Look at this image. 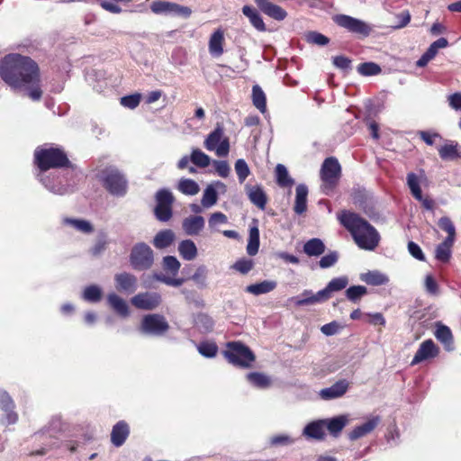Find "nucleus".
Masks as SVG:
<instances>
[{"instance_id": "obj_25", "label": "nucleus", "mask_w": 461, "mask_h": 461, "mask_svg": "<svg viewBox=\"0 0 461 461\" xmlns=\"http://www.w3.org/2000/svg\"><path fill=\"white\" fill-rule=\"evenodd\" d=\"M438 155L443 160H455L461 158V148L454 140H447L438 149Z\"/></svg>"}, {"instance_id": "obj_32", "label": "nucleus", "mask_w": 461, "mask_h": 461, "mask_svg": "<svg viewBox=\"0 0 461 461\" xmlns=\"http://www.w3.org/2000/svg\"><path fill=\"white\" fill-rule=\"evenodd\" d=\"M296 196L294 210L297 214H302L307 210L308 188L304 185L296 187Z\"/></svg>"}, {"instance_id": "obj_16", "label": "nucleus", "mask_w": 461, "mask_h": 461, "mask_svg": "<svg viewBox=\"0 0 461 461\" xmlns=\"http://www.w3.org/2000/svg\"><path fill=\"white\" fill-rule=\"evenodd\" d=\"M439 354V348L435 342L429 339L420 343L418 350L416 351L411 366L418 365L423 361L432 359Z\"/></svg>"}, {"instance_id": "obj_19", "label": "nucleus", "mask_w": 461, "mask_h": 461, "mask_svg": "<svg viewBox=\"0 0 461 461\" xmlns=\"http://www.w3.org/2000/svg\"><path fill=\"white\" fill-rule=\"evenodd\" d=\"M115 287L119 292L132 294L137 289L138 279L130 273L122 272L114 276Z\"/></svg>"}, {"instance_id": "obj_64", "label": "nucleus", "mask_w": 461, "mask_h": 461, "mask_svg": "<svg viewBox=\"0 0 461 461\" xmlns=\"http://www.w3.org/2000/svg\"><path fill=\"white\" fill-rule=\"evenodd\" d=\"M339 330V324L337 321H331L321 326V330L326 336H332Z\"/></svg>"}, {"instance_id": "obj_50", "label": "nucleus", "mask_w": 461, "mask_h": 461, "mask_svg": "<svg viewBox=\"0 0 461 461\" xmlns=\"http://www.w3.org/2000/svg\"><path fill=\"white\" fill-rule=\"evenodd\" d=\"M172 7L173 3L164 0H156L150 5V10L156 14H171Z\"/></svg>"}, {"instance_id": "obj_24", "label": "nucleus", "mask_w": 461, "mask_h": 461, "mask_svg": "<svg viewBox=\"0 0 461 461\" xmlns=\"http://www.w3.org/2000/svg\"><path fill=\"white\" fill-rule=\"evenodd\" d=\"M217 190L224 193L226 191V185L221 181H216L207 185L203 191V207H211L217 203Z\"/></svg>"}, {"instance_id": "obj_34", "label": "nucleus", "mask_w": 461, "mask_h": 461, "mask_svg": "<svg viewBox=\"0 0 461 461\" xmlns=\"http://www.w3.org/2000/svg\"><path fill=\"white\" fill-rule=\"evenodd\" d=\"M212 164L215 172L221 177H227L230 174V166L224 160H212L211 158L203 153V168Z\"/></svg>"}, {"instance_id": "obj_6", "label": "nucleus", "mask_w": 461, "mask_h": 461, "mask_svg": "<svg viewBox=\"0 0 461 461\" xmlns=\"http://www.w3.org/2000/svg\"><path fill=\"white\" fill-rule=\"evenodd\" d=\"M438 225L447 236L442 242L437 245L435 249V258L441 263H448L452 256V248L456 240V227L448 216H443L438 219Z\"/></svg>"}, {"instance_id": "obj_13", "label": "nucleus", "mask_w": 461, "mask_h": 461, "mask_svg": "<svg viewBox=\"0 0 461 461\" xmlns=\"http://www.w3.org/2000/svg\"><path fill=\"white\" fill-rule=\"evenodd\" d=\"M180 262L174 256H166L163 258L162 261V268L166 275L157 276V279L160 282L171 285L174 287H178L182 285L184 283L183 278H176V276L178 274L180 269Z\"/></svg>"}, {"instance_id": "obj_4", "label": "nucleus", "mask_w": 461, "mask_h": 461, "mask_svg": "<svg viewBox=\"0 0 461 461\" xmlns=\"http://www.w3.org/2000/svg\"><path fill=\"white\" fill-rule=\"evenodd\" d=\"M348 284V278L347 276L333 278L324 289L317 294H313L311 290H304L301 294L302 298L298 299L295 304L297 306H305L326 302L330 298L331 293L343 290L347 287Z\"/></svg>"}, {"instance_id": "obj_9", "label": "nucleus", "mask_w": 461, "mask_h": 461, "mask_svg": "<svg viewBox=\"0 0 461 461\" xmlns=\"http://www.w3.org/2000/svg\"><path fill=\"white\" fill-rule=\"evenodd\" d=\"M426 180V176L423 170L420 171V175L414 172L407 174L406 181L407 185L413 198L420 203L421 207L424 210L434 212L436 208V202L433 198L429 195H423L420 184Z\"/></svg>"}, {"instance_id": "obj_40", "label": "nucleus", "mask_w": 461, "mask_h": 461, "mask_svg": "<svg viewBox=\"0 0 461 461\" xmlns=\"http://www.w3.org/2000/svg\"><path fill=\"white\" fill-rule=\"evenodd\" d=\"M182 226L186 234H197L202 228V216H189L183 221Z\"/></svg>"}, {"instance_id": "obj_26", "label": "nucleus", "mask_w": 461, "mask_h": 461, "mask_svg": "<svg viewBox=\"0 0 461 461\" xmlns=\"http://www.w3.org/2000/svg\"><path fill=\"white\" fill-rule=\"evenodd\" d=\"M325 420H319L307 424L303 429V434L310 438L316 440H324L326 437L325 433Z\"/></svg>"}, {"instance_id": "obj_17", "label": "nucleus", "mask_w": 461, "mask_h": 461, "mask_svg": "<svg viewBox=\"0 0 461 461\" xmlns=\"http://www.w3.org/2000/svg\"><path fill=\"white\" fill-rule=\"evenodd\" d=\"M130 433L131 429L129 423L124 420H119L112 428L110 434L112 445L116 447H122L128 439Z\"/></svg>"}, {"instance_id": "obj_45", "label": "nucleus", "mask_w": 461, "mask_h": 461, "mask_svg": "<svg viewBox=\"0 0 461 461\" xmlns=\"http://www.w3.org/2000/svg\"><path fill=\"white\" fill-rule=\"evenodd\" d=\"M107 244V235L104 232H100L96 237L94 246L90 249L91 254L93 256H99L106 249Z\"/></svg>"}, {"instance_id": "obj_46", "label": "nucleus", "mask_w": 461, "mask_h": 461, "mask_svg": "<svg viewBox=\"0 0 461 461\" xmlns=\"http://www.w3.org/2000/svg\"><path fill=\"white\" fill-rule=\"evenodd\" d=\"M83 298L90 303H97L102 298V290L94 285L86 286L83 293Z\"/></svg>"}, {"instance_id": "obj_5", "label": "nucleus", "mask_w": 461, "mask_h": 461, "mask_svg": "<svg viewBox=\"0 0 461 461\" xmlns=\"http://www.w3.org/2000/svg\"><path fill=\"white\" fill-rule=\"evenodd\" d=\"M222 355L230 364L240 368H250L256 360L254 352L241 341L227 342Z\"/></svg>"}, {"instance_id": "obj_55", "label": "nucleus", "mask_w": 461, "mask_h": 461, "mask_svg": "<svg viewBox=\"0 0 461 461\" xmlns=\"http://www.w3.org/2000/svg\"><path fill=\"white\" fill-rule=\"evenodd\" d=\"M339 259V255L336 251L330 252L329 254L323 256L319 261V266L321 268H328L332 267L337 263Z\"/></svg>"}, {"instance_id": "obj_62", "label": "nucleus", "mask_w": 461, "mask_h": 461, "mask_svg": "<svg viewBox=\"0 0 461 461\" xmlns=\"http://www.w3.org/2000/svg\"><path fill=\"white\" fill-rule=\"evenodd\" d=\"M218 346L214 342L203 341V357H213L217 355Z\"/></svg>"}, {"instance_id": "obj_41", "label": "nucleus", "mask_w": 461, "mask_h": 461, "mask_svg": "<svg viewBox=\"0 0 461 461\" xmlns=\"http://www.w3.org/2000/svg\"><path fill=\"white\" fill-rule=\"evenodd\" d=\"M252 102L254 106L261 113L267 110V98L262 88L256 85L252 87Z\"/></svg>"}, {"instance_id": "obj_21", "label": "nucleus", "mask_w": 461, "mask_h": 461, "mask_svg": "<svg viewBox=\"0 0 461 461\" xmlns=\"http://www.w3.org/2000/svg\"><path fill=\"white\" fill-rule=\"evenodd\" d=\"M381 418L374 416L363 424L356 426L349 433L348 438L350 440H357L371 433L380 423Z\"/></svg>"}, {"instance_id": "obj_11", "label": "nucleus", "mask_w": 461, "mask_h": 461, "mask_svg": "<svg viewBox=\"0 0 461 461\" xmlns=\"http://www.w3.org/2000/svg\"><path fill=\"white\" fill-rule=\"evenodd\" d=\"M130 261L134 269L147 270L154 262L153 250L144 242L137 243L131 249Z\"/></svg>"}, {"instance_id": "obj_3", "label": "nucleus", "mask_w": 461, "mask_h": 461, "mask_svg": "<svg viewBox=\"0 0 461 461\" xmlns=\"http://www.w3.org/2000/svg\"><path fill=\"white\" fill-rule=\"evenodd\" d=\"M33 157L35 166L41 172H46L50 169L75 168L67 153L61 148L38 147L34 150Z\"/></svg>"}, {"instance_id": "obj_2", "label": "nucleus", "mask_w": 461, "mask_h": 461, "mask_svg": "<svg viewBox=\"0 0 461 461\" xmlns=\"http://www.w3.org/2000/svg\"><path fill=\"white\" fill-rule=\"evenodd\" d=\"M340 224L348 230L359 249L374 250L379 244L380 235L376 229L356 212L342 211L339 216Z\"/></svg>"}, {"instance_id": "obj_53", "label": "nucleus", "mask_w": 461, "mask_h": 461, "mask_svg": "<svg viewBox=\"0 0 461 461\" xmlns=\"http://www.w3.org/2000/svg\"><path fill=\"white\" fill-rule=\"evenodd\" d=\"M157 203L172 207L174 203L173 194L165 189L159 190L156 194Z\"/></svg>"}, {"instance_id": "obj_56", "label": "nucleus", "mask_w": 461, "mask_h": 461, "mask_svg": "<svg viewBox=\"0 0 461 461\" xmlns=\"http://www.w3.org/2000/svg\"><path fill=\"white\" fill-rule=\"evenodd\" d=\"M418 136L420 140H422L427 145L432 146L435 143L436 139L441 140L442 137L438 132H430L427 131H420L418 132Z\"/></svg>"}, {"instance_id": "obj_59", "label": "nucleus", "mask_w": 461, "mask_h": 461, "mask_svg": "<svg viewBox=\"0 0 461 461\" xmlns=\"http://www.w3.org/2000/svg\"><path fill=\"white\" fill-rule=\"evenodd\" d=\"M332 63L338 68L346 70L350 68L351 59L346 56L340 55L334 57L332 59Z\"/></svg>"}, {"instance_id": "obj_8", "label": "nucleus", "mask_w": 461, "mask_h": 461, "mask_svg": "<svg viewBox=\"0 0 461 461\" xmlns=\"http://www.w3.org/2000/svg\"><path fill=\"white\" fill-rule=\"evenodd\" d=\"M103 186L113 195L123 196L127 193L128 182L122 172L113 167H105L101 172Z\"/></svg>"}, {"instance_id": "obj_42", "label": "nucleus", "mask_w": 461, "mask_h": 461, "mask_svg": "<svg viewBox=\"0 0 461 461\" xmlns=\"http://www.w3.org/2000/svg\"><path fill=\"white\" fill-rule=\"evenodd\" d=\"M276 183L281 187H288L294 185V180L289 176L286 167L282 164L276 167Z\"/></svg>"}, {"instance_id": "obj_30", "label": "nucleus", "mask_w": 461, "mask_h": 461, "mask_svg": "<svg viewBox=\"0 0 461 461\" xmlns=\"http://www.w3.org/2000/svg\"><path fill=\"white\" fill-rule=\"evenodd\" d=\"M175 233L172 230L167 229L158 231L153 239V245L158 249L169 247L175 240Z\"/></svg>"}, {"instance_id": "obj_49", "label": "nucleus", "mask_w": 461, "mask_h": 461, "mask_svg": "<svg viewBox=\"0 0 461 461\" xmlns=\"http://www.w3.org/2000/svg\"><path fill=\"white\" fill-rule=\"evenodd\" d=\"M379 65L374 62H364L358 65L357 71L363 76H375L381 73Z\"/></svg>"}, {"instance_id": "obj_57", "label": "nucleus", "mask_w": 461, "mask_h": 461, "mask_svg": "<svg viewBox=\"0 0 461 461\" xmlns=\"http://www.w3.org/2000/svg\"><path fill=\"white\" fill-rule=\"evenodd\" d=\"M308 41L320 46H324L330 41L328 37L317 32H310L308 34Z\"/></svg>"}, {"instance_id": "obj_43", "label": "nucleus", "mask_w": 461, "mask_h": 461, "mask_svg": "<svg viewBox=\"0 0 461 461\" xmlns=\"http://www.w3.org/2000/svg\"><path fill=\"white\" fill-rule=\"evenodd\" d=\"M248 381L258 388H267L271 384V380L268 376L262 373L251 372L247 375Z\"/></svg>"}, {"instance_id": "obj_61", "label": "nucleus", "mask_w": 461, "mask_h": 461, "mask_svg": "<svg viewBox=\"0 0 461 461\" xmlns=\"http://www.w3.org/2000/svg\"><path fill=\"white\" fill-rule=\"evenodd\" d=\"M227 220V216L224 213L217 212L211 215L208 223L210 227H215L219 224L226 223Z\"/></svg>"}, {"instance_id": "obj_18", "label": "nucleus", "mask_w": 461, "mask_h": 461, "mask_svg": "<svg viewBox=\"0 0 461 461\" xmlns=\"http://www.w3.org/2000/svg\"><path fill=\"white\" fill-rule=\"evenodd\" d=\"M259 10L276 21H283L287 16V12L271 0H254Z\"/></svg>"}, {"instance_id": "obj_39", "label": "nucleus", "mask_w": 461, "mask_h": 461, "mask_svg": "<svg viewBox=\"0 0 461 461\" xmlns=\"http://www.w3.org/2000/svg\"><path fill=\"white\" fill-rule=\"evenodd\" d=\"M259 249V230L257 225L249 228V238L247 245V253L255 256Z\"/></svg>"}, {"instance_id": "obj_29", "label": "nucleus", "mask_w": 461, "mask_h": 461, "mask_svg": "<svg viewBox=\"0 0 461 461\" xmlns=\"http://www.w3.org/2000/svg\"><path fill=\"white\" fill-rule=\"evenodd\" d=\"M324 420L326 421V429L329 430L330 435L335 438H337L341 433L348 421V418L344 415L337 416Z\"/></svg>"}, {"instance_id": "obj_37", "label": "nucleus", "mask_w": 461, "mask_h": 461, "mask_svg": "<svg viewBox=\"0 0 461 461\" xmlns=\"http://www.w3.org/2000/svg\"><path fill=\"white\" fill-rule=\"evenodd\" d=\"M63 223L66 225H70L73 228H75L77 230H78L82 233H85V234H89L94 231L93 224L86 220L64 218Z\"/></svg>"}, {"instance_id": "obj_28", "label": "nucleus", "mask_w": 461, "mask_h": 461, "mask_svg": "<svg viewBox=\"0 0 461 461\" xmlns=\"http://www.w3.org/2000/svg\"><path fill=\"white\" fill-rule=\"evenodd\" d=\"M436 339L440 341L447 350L453 348V335L451 330L441 323L437 324V329L434 333Z\"/></svg>"}, {"instance_id": "obj_22", "label": "nucleus", "mask_w": 461, "mask_h": 461, "mask_svg": "<svg viewBox=\"0 0 461 461\" xmlns=\"http://www.w3.org/2000/svg\"><path fill=\"white\" fill-rule=\"evenodd\" d=\"M247 195L249 201L260 210H265L267 203V195L263 188L257 185H245Z\"/></svg>"}, {"instance_id": "obj_48", "label": "nucleus", "mask_w": 461, "mask_h": 461, "mask_svg": "<svg viewBox=\"0 0 461 461\" xmlns=\"http://www.w3.org/2000/svg\"><path fill=\"white\" fill-rule=\"evenodd\" d=\"M366 294L367 289L363 285H352L346 290L347 298L353 303H357Z\"/></svg>"}, {"instance_id": "obj_7", "label": "nucleus", "mask_w": 461, "mask_h": 461, "mask_svg": "<svg viewBox=\"0 0 461 461\" xmlns=\"http://www.w3.org/2000/svg\"><path fill=\"white\" fill-rule=\"evenodd\" d=\"M320 177L321 189L323 194L329 195L338 186L341 177V166L335 157L326 158L321 167Z\"/></svg>"}, {"instance_id": "obj_51", "label": "nucleus", "mask_w": 461, "mask_h": 461, "mask_svg": "<svg viewBox=\"0 0 461 461\" xmlns=\"http://www.w3.org/2000/svg\"><path fill=\"white\" fill-rule=\"evenodd\" d=\"M235 170L240 183H243L245 179L249 176L250 170L247 162L240 158L235 162Z\"/></svg>"}, {"instance_id": "obj_54", "label": "nucleus", "mask_w": 461, "mask_h": 461, "mask_svg": "<svg viewBox=\"0 0 461 461\" xmlns=\"http://www.w3.org/2000/svg\"><path fill=\"white\" fill-rule=\"evenodd\" d=\"M140 94L129 95L121 98V104L124 107L134 109L140 104Z\"/></svg>"}, {"instance_id": "obj_15", "label": "nucleus", "mask_w": 461, "mask_h": 461, "mask_svg": "<svg viewBox=\"0 0 461 461\" xmlns=\"http://www.w3.org/2000/svg\"><path fill=\"white\" fill-rule=\"evenodd\" d=\"M161 302V295L156 292L139 293L131 299V303L135 308L144 311L157 309Z\"/></svg>"}, {"instance_id": "obj_20", "label": "nucleus", "mask_w": 461, "mask_h": 461, "mask_svg": "<svg viewBox=\"0 0 461 461\" xmlns=\"http://www.w3.org/2000/svg\"><path fill=\"white\" fill-rule=\"evenodd\" d=\"M349 387V383L346 379L337 381L331 386L321 389L320 396L323 400H331L343 396Z\"/></svg>"}, {"instance_id": "obj_52", "label": "nucleus", "mask_w": 461, "mask_h": 461, "mask_svg": "<svg viewBox=\"0 0 461 461\" xmlns=\"http://www.w3.org/2000/svg\"><path fill=\"white\" fill-rule=\"evenodd\" d=\"M154 212L158 221H167L172 217V207L157 203Z\"/></svg>"}, {"instance_id": "obj_44", "label": "nucleus", "mask_w": 461, "mask_h": 461, "mask_svg": "<svg viewBox=\"0 0 461 461\" xmlns=\"http://www.w3.org/2000/svg\"><path fill=\"white\" fill-rule=\"evenodd\" d=\"M178 190L187 195H194L199 193V185L192 179H181L178 183Z\"/></svg>"}, {"instance_id": "obj_47", "label": "nucleus", "mask_w": 461, "mask_h": 461, "mask_svg": "<svg viewBox=\"0 0 461 461\" xmlns=\"http://www.w3.org/2000/svg\"><path fill=\"white\" fill-rule=\"evenodd\" d=\"M254 261L250 258H242L238 259L231 267L235 271L247 275L254 267Z\"/></svg>"}, {"instance_id": "obj_60", "label": "nucleus", "mask_w": 461, "mask_h": 461, "mask_svg": "<svg viewBox=\"0 0 461 461\" xmlns=\"http://www.w3.org/2000/svg\"><path fill=\"white\" fill-rule=\"evenodd\" d=\"M397 23L393 27L394 29H402L408 25L411 22V14L409 11H403L398 14H396Z\"/></svg>"}, {"instance_id": "obj_31", "label": "nucleus", "mask_w": 461, "mask_h": 461, "mask_svg": "<svg viewBox=\"0 0 461 461\" xmlns=\"http://www.w3.org/2000/svg\"><path fill=\"white\" fill-rule=\"evenodd\" d=\"M243 14L249 18L250 23L259 32L267 30L266 24L258 12L249 5H244L242 8Z\"/></svg>"}, {"instance_id": "obj_1", "label": "nucleus", "mask_w": 461, "mask_h": 461, "mask_svg": "<svg viewBox=\"0 0 461 461\" xmlns=\"http://www.w3.org/2000/svg\"><path fill=\"white\" fill-rule=\"evenodd\" d=\"M0 77L14 89L28 90V96L33 101L41 100V72L39 65L32 58L18 53L4 57L0 62Z\"/></svg>"}, {"instance_id": "obj_58", "label": "nucleus", "mask_w": 461, "mask_h": 461, "mask_svg": "<svg viewBox=\"0 0 461 461\" xmlns=\"http://www.w3.org/2000/svg\"><path fill=\"white\" fill-rule=\"evenodd\" d=\"M408 250H409V253L416 259L420 260V261L425 260V256H424L420 247L414 241H409Z\"/></svg>"}, {"instance_id": "obj_33", "label": "nucleus", "mask_w": 461, "mask_h": 461, "mask_svg": "<svg viewBox=\"0 0 461 461\" xmlns=\"http://www.w3.org/2000/svg\"><path fill=\"white\" fill-rule=\"evenodd\" d=\"M277 284L276 281L264 280L260 283L252 284L246 287V292L254 295L267 294L276 289Z\"/></svg>"}, {"instance_id": "obj_35", "label": "nucleus", "mask_w": 461, "mask_h": 461, "mask_svg": "<svg viewBox=\"0 0 461 461\" xmlns=\"http://www.w3.org/2000/svg\"><path fill=\"white\" fill-rule=\"evenodd\" d=\"M303 251L310 257H318L325 251V245L320 239L313 238L305 242Z\"/></svg>"}, {"instance_id": "obj_12", "label": "nucleus", "mask_w": 461, "mask_h": 461, "mask_svg": "<svg viewBox=\"0 0 461 461\" xmlns=\"http://www.w3.org/2000/svg\"><path fill=\"white\" fill-rule=\"evenodd\" d=\"M205 148L210 151H214L219 158L227 157L230 152V140L224 135L223 128L218 125L204 140Z\"/></svg>"}, {"instance_id": "obj_36", "label": "nucleus", "mask_w": 461, "mask_h": 461, "mask_svg": "<svg viewBox=\"0 0 461 461\" xmlns=\"http://www.w3.org/2000/svg\"><path fill=\"white\" fill-rule=\"evenodd\" d=\"M360 279L370 285H382L388 283V277L378 271H368L362 274Z\"/></svg>"}, {"instance_id": "obj_10", "label": "nucleus", "mask_w": 461, "mask_h": 461, "mask_svg": "<svg viewBox=\"0 0 461 461\" xmlns=\"http://www.w3.org/2000/svg\"><path fill=\"white\" fill-rule=\"evenodd\" d=\"M332 21L348 32L364 39L370 35L372 27L367 23L348 14H335Z\"/></svg>"}, {"instance_id": "obj_38", "label": "nucleus", "mask_w": 461, "mask_h": 461, "mask_svg": "<svg viewBox=\"0 0 461 461\" xmlns=\"http://www.w3.org/2000/svg\"><path fill=\"white\" fill-rule=\"evenodd\" d=\"M178 252L182 258L185 260H193L197 255V249L191 240H185L179 243Z\"/></svg>"}, {"instance_id": "obj_27", "label": "nucleus", "mask_w": 461, "mask_h": 461, "mask_svg": "<svg viewBox=\"0 0 461 461\" xmlns=\"http://www.w3.org/2000/svg\"><path fill=\"white\" fill-rule=\"evenodd\" d=\"M110 307L121 317L126 318L130 315V310L127 303L118 294L112 293L107 296Z\"/></svg>"}, {"instance_id": "obj_14", "label": "nucleus", "mask_w": 461, "mask_h": 461, "mask_svg": "<svg viewBox=\"0 0 461 461\" xmlns=\"http://www.w3.org/2000/svg\"><path fill=\"white\" fill-rule=\"evenodd\" d=\"M169 330V324L161 314H148L141 321V330L145 333L161 336Z\"/></svg>"}, {"instance_id": "obj_63", "label": "nucleus", "mask_w": 461, "mask_h": 461, "mask_svg": "<svg viewBox=\"0 0 461 461\" xmlns=\"http://www.w3.org/2000/svg\"><path fill=\"white\" fill-rule=\"evenodd\" d=\"M172 14L176 15L187 18L191 15L192 10L187 6H183L178 4L173 3Z\"/></svg>"}, {"instance_id": "obj_23", "label": "nucleus", "mask_w": 461, "mask_h": 461, "mask_svg": "<svg viewBox=\"0 0 461 461\" xmlns=\"http://www.w3.org/2000/svg\"><path fill=\"white\" fill-rule=\"evenodd\" d=\"M224 32L222 29L219 28L211 35L208 42V50L209 53L213 58L221 57L224 52Z\"/></svg>"}]
</instances>
